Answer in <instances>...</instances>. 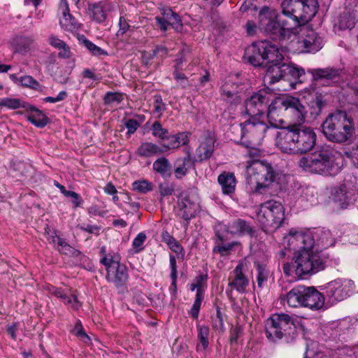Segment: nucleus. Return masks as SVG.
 Instances as JSON below:
<instances>
[{
  "mask_svg": "<svg viewBox=\"0 0 358 358\" xmlns=\"http://www.w3.org/2000/svg\"><path fill=\"white\" fill-rule=\"evenodd\" d=\"M284 242L289 250L295 251L292 262L284 264V273L303 279L326 268L331 259L329 254L322 251L334 246L336 240L329 231L323 232L315 239L310 230H291Z\"/></svg>",
  "mask_w": 358,
  "mask_h": 358,
  "instance_id": "1",
  "label": "nucleus"
},
{
  "mask_svg": "<svg viewBox=\"0 0 358 358\" xmlns=\"http://www.w3.org/2000/svg\"><path fill=\"white\" fill-rule=\"evenodd\" d=\"M248 61L253 66H258L266 62L267 67L264 76L265 85H273L285 80V63H282L283 55L278 45L268 41L253 43L245 52Z\"/></svg>",
  "mask_w": 358,
  "mask_h": 358,
  "instance_id": "2",
  "label": "nucleus"
},
{
  "mask_svg": "<svg viewBox=\"0 0 358 358\" xmlns=\"http://www.w3.org/2000/svg\"><path fill=\"white\" fill-rule=\"evenodd\" d=\"M316 138L315 132L310 127L288 125L278 132L275 145L285 153L302 154L313 148Z\"/></svg>",
  "mask_w": 358,
  "mask_h": 358,
  "instance_id": "3",
  "label": "nucleus"
},
{
  "mask_svg": "<svg viewBox=\"0 0 358 358\" xmlns=\"http://www.w3.org/2000/svg\"><path fill=\"white\" fill-rule=\"evenodd\" d=\"M325 137L336 143H344L355 133L353 120L344 110H336L329 114L322 124Z\"/></svg>",
  "mask_w": 358,
  "mask_h": 358,
  "instance_id": "4",
  "label": "nucleus"
},
{
  "mask_svg": "<svg viewBox=\"0 0 358 358\" xmlns=\"http://www.w3.org/2000/svg\"><path fill=\"white\" fill-rule=\"evenodd\" d=\"M259 19V29L267 34L273 40L278 41L282 51L284 49L289 51V48L287 45V41L292 36L296 38L295 29L286 28L285 24H281L278 20L275 12L268 8H264L260 10Z\"/></svg>",
  "mask_w": 358,
  "mask_h": 358,
  "instance_id": "5",
  "label": "nucleus"
},
{
  "mask_svg": "<svg viewBox=\"0 0 358 358\" xmlns=\"http://www.w3.org/2000/svg\"><path fill=\"white\" fill-rule=\"evenodd\" d=\"M299 164L306 172L324 176H334L341 168L339 163L335 161L331 152L324 148L302 157Z\"/></svg>",
  "mask_w": 358,
  "mask_h": 358,
  "instance_id": "6",
  "label": "nucleus"
},
{
  "mask_svg": "<svg viewBox=\"0 0 358 358\" xmlns=\"http://www.w3.org/2000/svg\"><path fill=\"white\" fill-rule=\"evenodd\" d=\"M241 129V144L254 151L253 155H257L259 146L266 133L270 129V127L261 121L256 116H250V119L240 124Z\"/></svg>",
  "mask_w": 358,
  "mask_h": 358,
  "instance_id": "7",
  "label": "nucleus"
},
{
  "mask_svg": "<svg viewBox=\"0 0 358 358\" xmlns=\"http://www.w3.org/2000/svg\"><path fill=\"white\" fill-rule=\"evenodd\" d=\"M281 7L285 15L303 24L315 15L318 3L317 0H284Z\"/></svg>",
  "mask_w": 358,
  "mask_h": 358,
  "instance_id": "8",
  "label": "nucleus"
},
{
  "mask_svg": "<svg viewBox=\"0 0 358 358\" xmlns=\"http://www.w3.org/2000/svg\"><path fill=\"white\" fill-rule=\"evenodd\" d=\"M274 179L272 167L260 161H253L247 166L246 180L250 189L256 192L266 188Z\"/></svg>",
  "mask_w": 358,
  "mask_h": 358,
  "instance_id": "9",
  "label": "nucleus"
},
{
  "mask_svg": "<svg viewBox=\"0 0 358 358\" xmlns=\"http://www.w3.org/2000/svg\"><path fill=\"white\" fill-rule=\"evenodd\" d=\"M322 289L324 291L327 304L331 306L353 294L355 285L350 279L338 278L324 284Z\"/></svg>",
  "mask_w": 358,
  "mask_h": 358,
  "instance_id": "10",
  "label": "nucleus"
},
{
  "mask_svg": "<svg viewBox=\"0 0 358 358\" xmlns=\"http://www.w3.org/2000/svg\"><path fill=\"white\" fill-rule=\"evenodd\" d=\"M358 194V180L352 175H348L342 184L331 189L330 198L341 208L353 204Z\"/></svg>",
  "mask_w": 358,
  "mask_h": 358,
  "instance_id": "11",
  "label": "nucleus"
},
{
  "mask_svg": "<svg viewBox=\"0 0 358 358\" xmlns=\"http://www.w3.org/2000/svg\"><path fill=\"white\" fill-rule=\"evenodd\" d=\"M294 326V322L288 315L274 314L266 320V336L273 341L280 339L284 335L289 334Z\"/></svg>",
  "mask_w": 358,
  "mask_h": 358,
  "instance_id": "12",
  "label": "nucleus"
},
{
  "mask_svg": "<svg viewBox=\"0 0 358 358\" xmlns=\"http://www.w3.org/2000/svg\"><path fill=\"white\" fill-rule=\"evenodd\" d=\"M100 262L104 265L107 270L106 279L115 287L123 286L128 280L129 275L126 266L120 263L119 256L104 257Z\"/></svg>",
  "mask_w": 358,
  "mask_h": 358,
  "instance_id": "13",
  "label": "nucleus"
},
{
  "mask_svg": "<svg viewBox=\"0 0 358 358\" xmlns=\"http://www.w3.org/2000/svg\"><path fill=\"white\" fill-rule=\"evenodd\" d=\"M220 229H215V233L220 242L217 243L213 252H218L222 256L229 255L238 244L236 242L224 243L223 241L226 238L225 235L220 233V231L226 230L227 233L236 234L238 236L250 234L252 232L251 225H218Z\"/></svg>",
  "mask_w": 358,
  "mask_h": 358,
  "instance_id": "14",
  "label": "nucleus"
},
{
  "mask_svg": "<svg viewBox=\"0 0 358 358\" xmlns=\"http://www.w3.org/2000/svg\"><path fill=\"white\" fill-rule=\"evenodd\" d=\"M271 97L272 93L266 89L254 92L245 101L246 113L250 116L262 115L271 101Z\"/></svg>",
  "mask_w": 358,
  "mask_h": 358,
  "instance_id": "15",
  "label": "nucleus"
},
{
  "mask_svg": "<svg viewBox=\"0 0 358 358\" xmlns=\"http://www.w3.org/2000/svg\"><path fill=\"white\" fill-rule=\"evenodd\" d=\"M291 41L289 50L295 48V44L298 45L296 50L301 52L314 53L319 51L323 45L322 39L313 30H306L303 33V36Z\"/></svg>",
  "mask_w": 358,
  "mask_h": 358,
  "instance_id": "16",
  "label": "nucleus"
},
{
  "mask_svg": "<svg viewBox=\"0 0 358 358\" xmlns=\"http://www.w3.org/2000/svg\"><path fill=\"white\" fill-rule=\"evenodd\" d=\"M285 96H278L271 100V103L266 107V117L270 127H283L285 123L283 116L285 113Z\"/></svg>",
  "mask_w": 358,
  "mask_h": 358,
  "instance_id": "17",
  "label": "nucleus"
},
{
  "mask_svg": "<svg viewBox=\"0 0 358 358\" xmlns=\"http://www.w3.org/2000/svg\"><path fill=\"white\" fill-rule=\"evenodd\" d=\"M285 109L292 122L289 125H301L304 122L306 110L299 99L285 96Z\"/></svg>",
  "mask_w": 358,
  "mask_h": 358,
  "instance_id": "18",
  "label": "nucleus"
},
{
  "mask_svg": "<svg viewBox=\"0 0 358 358\" xmlns=\"http://www.w3.org/2000/svg\"><path fill=\"white\" fill-rule=\"evenodd\" d=\"M178 215L185 220H189L195 217L199 210V204L196 196L182 194L178 203Z\"/></svg>",
  "mask_w": 358,
  "mask_h": 358,
  "instance_id": "19",
  "label": "nucleus"
},
{
  "mask_svg": "<svg viewBox=\"0 0 358 358\" xmlns=\"http://www.w3.org/2000/svg\"><path fill=\"white\" fill-rule=\"evenodd\" d=\"M45 234L50 243L54 244L57 249L62 253L76 257L79 251L71 247L63 238H62L53 227V225H47L45 228Z\"/></svg>",
  "mask_w": 358,
  "mask_h": 358,
  "instance_id": "20",
  "label": "nucleus"
},
{
  "mask_svg": "<svg viewBox=\"0 0 358 358\" xmlns=\"http://www.w3.org/2000/svg\"><path fill=\"white\" fill-rule=\"evenodd\" d=\"M215 138L214 134L206 131L201 136L199 147L196 150V162H203L209 159L215 150Z\"/></svg>",
  "mask_w": 358,
  "mask_h": 358,
  "instance_id": "21",
  "label": "nucleus"
},
{
  "mask_svg": "<svg viewBox=\"0 0 358 358\" xmlns=\"http://www.w3.org/2000/svg\"><path fill=\"white\" fill-rule=\"evenodd\" d=\"M304 307L313 311H318L327 308L324 294L321 293L313 287H307Z\"/></svg>",
  "mask_w": 358,
  "mask_h": 358,
  "instance_id": "22",
  "label": "nucleus"
},
{
  "mask_svg": "<svg viewBox=\"0 0 358 358\" xmlns=\"http://www.w3.org/2000/svg\"><path fill=\"white\" fill-rule=\"evenodd\" d=\"M248 267L245 261H241L234 270V277L229 285L236 289L238 292L243 293L246 290V287L249 285V279L244 274Z\"/></svg>",
  "mask_w": 358,
  "mask_h": 358,
  "instance_id": "23",
  "label": "nucleus"
},
{
  "mask_svg": "<svg viewBox=\"0 0 358 358\" xmlns=\"http://www.w3.org/2000/svg\"><path fill=\"white\" fill-rule=\"evenodd\" d=\"M155 20L160 29L164 31L168 29L169 25H171L177 31H179L182 26L179 15L170 8L164 9L162 16L156 17Z\"/></svg>",
  "mask_w": 358,
  "mask_h": 358,
  "instance_id": "24",
  "label": "nucleus"
},
{
  "mask_svg": "<svg viewBox=\"0 0 358 358\" xmlns=\"http://www.w3.org/2000/svg\"><path fill=\"white\" fill-rule=\"evenodd\" d=\"M113 9V5L108 1L90 3L88 6V12L90 17L99 23L105 21L108 13Z\"/></svg>",
  "mask_w": 358,
  "mask_h": 358,
  "instance_id": "25",
  "label": "nucleus"
},
{
  "mask_svg": "<svg viewBox=\"0 0 358 358\" xmlns=\"http://www.w3.org/2000/svg\"><path fill=\"white\" fill-rule=\"evenodd\" d=\"M307 287L296 286L285 296L283 301L292 308L304 307Z\"/></svg>",
  "mask_w": 358,
  "mask_h": 358,
  "instance_id": "26",
  "label": "nucleus"
},
{
  "mask_svg": "<svg viewBox=\"0 0 358 358\" xmlns=\"http://www.w3.org/2000/svg\"><path fill=\"white\" fill-rule=\"evenodd\" d=\"M265 208L264 214L269 217L268 222H271V224H283L285 215L280 203L268 201L265 204Z\"/></svg>",
  "mask_w": 358,
  "mask_h": 358,
  "instance_id": "27",
  "label": "nucleus"
},
{
  "mask_svg": "<svg viewBox=\"0 0 358 358\" xmlns=\"http://www.w3.org/2000/svg\"><path fill=\"white\" fill-rule=\"evenodd\" d=\"M59 13L62 14L59 18V24L67 30L72 31L78 28L76 19L70 14L69 4L66 0H60Z\"/></svg>",
  "mask_w": 358,
  "mask_h": 358,
  "instance_id": "28",
  "label": "nucleus"
},
{
  "mask_svg": "<svg viewBox=\"0 0 358 358\" xmlns=\"http://www.w3.org/2000/svg\"><path fill=\"white\" fill-rule=\"evenodd\" d=\"M49 292L50 294L55 296L59 299H61L66 306L73 310H78L80 306V303L78 301L77 296L75 294H71L68 290H64L62 288H57L55 287H51L49 289Z\"/></svg>",
  "mask_w": 358,
  "mask_h": 358,
  "instance_id": "29",
  "label": "nucleus"
},
{
  "mask_svg": "<svg viewBox=\"0 0 358 358\" xmlns=\"http://www.w3.org/2000/svg\"><path fill=\"white\" fill-rule=\"evenodd\" d=\"M167 143L161 144L163 153L185 145L189 143V133L180 132L173 136H166Z\"/></svg>",
  "mask_w": 358,
  "mask_h": 358,
  "instance_id": "30",
  "label": "nucleus"
},
{
  "mask_svg": "<svg viewBox=\"0 0 358 358\" xmlns=\"http://www.w3.org/2000/svg\"><path fill=\"white\" fill-rule=\"evenodd\" d=\"M304 77L305 70L303 68L285 63V80L290 82L292 84L293 83H301L303 82Z\"/></svg>",
  "mask_w": 358,
  "mask_h": 358,
  "instance_id": "31",
  "label": "nucleus"
},
{
  "mask_svg": "<svg viewBox=\"0 0 358 358\" xmlns=\"http://www.w3.org/2000/svg\"><path fill=\"white\" fill-rule=\"evenodd\" d=\"M25 109L30 112L27 115V120L34 126L43 128L47 125L49 121L48 117L41 110L29 104Z\"/></svg>",
  "mask_w": 358,
  "mask_h": 358,
  "instance_id": "32",
  "label": "nucleus"
},
{
  "mask_svg": "<svg viewBox=\"0 0 358 358\" xmlns=\"http://www.w3.org/2000/svg\"><path fill=\"white\" fill-rule=\"evenodd\" d=\"M222 99L231 103H237L240 101L238 85L234 83L226 82L221 87Z\"/></svg>",
  "mask_w": 358,
  "mask_h": 358,
  "instance_id": "33",
  "label": "nucleus"
},
{
  "mask_svg": "<svg viewBox=\"0 0 358 358\" xmlns=\"http://www.w3.org/2000/svg\"><path fill=\"white\" fill-rule=\"evenodd\" d=\"M196 329L198 331L196 351L199 353L206 354L209 348V328L207 326L197 324Z\"/></svg>",
  "mask_w": 358,
  "mask_h": 358,
  "instance_id": "34",
  "label": "nucleus"
},
{
  "mask_svg": "<svg viewBox=\"0 0 358 358\" xmlns=\"http://www.w3.org/2000/svg\"><path fill=\"white\" fill-rule=\"evenodd\" d=\"M195 159L191 158V152L187 151V156L183 158H178L175 162V176L176 178H182L186 176L188 169L194 165Z\"/></svg>",
  "mask_w": 358,
  "mask_h": 358,
  "instance_id": "35",
  "label": "nucleus"
},
{
  "mask_svg": "<svg viewBox=\"0 0 358 358\" xmlns=\"http://www.w3.org/2000/svg\"><path fill=\"white\" fill-rule=\"evenodd\" d=\"M217 181L224 194H229L234 192L236 180L233 173L223 172L218 176Z\"/></svg>",
  "mask_w": 358,
  "mask_h": 358,
  "instance_id": "36",
  "label": "nucleus"
},
{
  "mask_svg": "<svg viewBox=\"0 0 358 358\" xmlns=\"http://www.w3.org/2000/svg\"><path fill=\"white\" fill-rule=\"evenodd\" d=\"M136 153L143 157H151L163 154V150L161 145L150 142H144L138 148Z\"/></svg>",
  "mask_w": 358,
  "mask_h": 358,
  "instance_id": "37",
  "label": "nucleus"
},
{
  "mask_svg": "<svg viewBox=\"0 0 358 358\" xmlns=\"http://www.w3.org/2000/svg\"><path fill=\"white\" fill-rule=\"evenodd\" d=\"M154 171L159 173L162 177L171 176V165L169 161L165 157H159L152 164Z\"/></svg>",
  "mask_w": 358,
  "mask_h": 358,
  "instance_id": "38",
  "label": "nucleus"
},
{
  "mask_svg": "<svg viewBox=\"0 0 358 358\" xmlns=\"http://www.w3.org/2000/svg\"><path fill=\"white\" fill-rule=\"evenodd\" d=\"M27 103L22 101L20 99L16 98H3L0 99V106L6 107L8 109H17L20 108H25L27 107Z\"/></svg>",
  "mask_w": 358,
  "mask_h": 358,
  "instance_id": "39",
  "label": "nucleus"
},
{
  "mask_svg": "<svg viewBox=\"0 0 358 358\" xmlns=\"http://www.w3.org/2000/svg\"><path fill=\"white\" fill-rule=\"evenodd\" d=\"M338 71L332 69H317L313 76L315 79L334 80L338 77Z\"/></svg>",
  "mask_w": 358,
  "mask_h": 358,
  "instance_id": "40",
  "label": "nucleus"
},
{
  "mask_svg": "<svg viewBox=\"0 0 358 358\" xmlns=\"http://www.w3.org/2000/svg\"><path fill=\"white\" fill-rule=\"evenodd\" d=\"M82 44L92 53L93 56L100 57L108 55V52L100 47L96 45L87 38L81 41Z\"/></svg>",
  "mask_w": 358,
  "mask_h": 358,
  "instance_id": "41",
  "label": "nucleus"
},
{
  "mask_svg": "<svg viewBox=\"0 0 358 358\" xmlns=\"http://www.w3.org/2000/svg\"><path fill=\"white\" fill-rule=\"evenodd\" d=\"M82 44L92 53L93 56L100 57L108 55V52L100 47L96 45L87 38L81 41Z\"/></svg>",
  "mask_w": 358,
  "mask_h": 358,
  "instance_id": "42",
  "label": "nucleus"
},
{
  "mask_svg": "<svg viewBox=\"0 0 358 358\" xmlns=\"http://www.w3.org/2000/svg\"><path fill=\"white\" fill-rule=\"evenodd\" d=\"M15 42L17 51L24 54L29 50L33 43V39L31 37H17Z\"/></svg>",
  "mask_w": 358,
  "mask_h": 358,
  "instance_id": "43",
  "label": "nucleus"
},
{
  "mask_svg": "<svg viewBox=\"0 0 358 358\" xmlns=\"http://www.w3.org/2000/svg\"><path fill=\"white\" fill-rule=\"evenodd\" d=\"M132 188L134 190L141 194H145L150 192L153 189V185L151 182L146 180H136L132 183Z\"/></svg>",
  "mask_w": 358,
  "mask_h": 358,
  "instance_id": "44",
  "label": "nucleus"
},
{
  "mask_svg": "<svg viewBox=\"0 0 358 358\" xmlns=\"http://www.w3.org/2000/svg\"><path fill=\"white\" fill-rule=\"evenodd\" d=\"M123 100V96L120 92H107L104 97L103 101L106 105L117 106Z\"/></svg>",
  "mask_w": 358,
  "mask_h": 358,
  "instance_id": "45",
  "label": "nucleus"
},
{
  "mask_svg": "<svg viewBox=\"0 0 358 358\" xmlns=\"http://www.w3.org/2000/svg\"><path fill=\"white\" fill-rule=\"evenodd\" d=\"M19 82L22 87H29L36 90H40L41 88L40 83L31 76L20 77L19 78Z\"/></svg>",
  "mask_w": 358,
  "mask_h": 358,
  "instance_id": "46",
  "label": "nucleus"
},
{
  "mask_svg": "<svg viewBox=\"0 0 358 358\" xmlns=\"http://www.w3.org/2000/svg\"><path fill=\"white\" fill-rule=\"evenodd\" d=\"M152 134L155 137L165 140L169 131L167 129L164 128L159 122L156 121L152 126Z\"/></svg>",
  "mask_w": 358,
  "mask_h": 358,
  "instance_id": "47",
  "label": "nucleus"
},
{
  "mask_svg": "<svg viewBox=\"0 0 358 358\" xmlns=\"http://www.w3.org/2000/svg\"><path fill=\"white\" fill-rule=\"evenodd\" d=\"M336 355L338 358H357L355 349L348 346L338 348Z\"/></svg>",
  "mask_w": 358,
  "mask_h": 358,
  "instance_id": "48",
  "label": "nucleus"
},
{
  "mask_svg": "<svg viewBox=\"0 0 358 358\" xmlns=\"http://www.w3.org/2000/svg\"><path fill=\"white\" fill-rule=\"evenodd\" d=\"M166 109V106L162 101L160 95L154 96V110L153 113L158 117H160Z\"/></svg>",
  "mask_w": 358,
  "mask_h": 358,
  "instance_id": "49",
  "label": "nucleus"
},
{
  "mask_svg": "<svg viewBox=\"0 0 358 358\" xmlns=\"http://www.w3.org/2000/svg\"><path fill=\"white\" fill-rule=\"evenodd\" d=\"M268 275V270L262 265L258 264L257 266V280L258 287H262L264 282L267 280Z\"/></svg>",
  "mask_w": 358,
  "mask_h": 358,
  "instance_id": "50",
  "label": "nucleus"
},
{
  "mask_svg": "<svg viewBox=\"0 0 358 358\" xmlns=\"http://www.w3.org/2000/svg\"><path fill=\"white\" fill-rule=\"evenodd\" d=\"M206 277L203 275H198L194 282L196 285V294H200L201 296H204V290L206 288Z\"/></svg>",
  "mask_w": 358,
  "mask_h": 358,
  "instance_id": "51",
  "label": "nucleus"
},
{
  "mask_svg": "<svg viewBox=\"0 0 358 358\" xmlns=\"http://www.w3.org/2000/svg\"><path fill=\"white\" fill-rule=\"evenodd\" d=\"M72 333L83 339V342L85 343H87L90 341V337L85 333L80 321H78L76 323L75 327L72 330Z\"/></svg>",
  "mask_w": 358,
  "mask_h": 358,
  "instance_id": "52",
  "label": "nucleus"
},
{
  "mask_svg": "<svg viewBox=\"0 0 358 358\" xmlns=\"http://www.w3.org/2000/svg\"><path fill=\"white\" fill-rule=\"evenodd\" d=\"M204 296H201L200 294H196L195 300L193 303V306L189 311V314L192 315L193 318H197L199 315V312L201 308V303L203 299Z\"/></svg>",
  "mask_w": 358,
  "mask_h": 358,
  "instance_id": "53",
  "label": "nucleus"
},
{
  "mask_svg": "<svg viewBox=\"0 0 358 358\" xmlns=\"http://www.w3.org/2000/svg\"><path fill=\"white\" fill-rule=\"evenodd\" d=\"M173 76L180 87L185 89L189 86V80L184 73L178 71H174Z\"/></svg>",
  "mask_w": 358,
  "mask_h": 358,
  "instance_id": "54",
  "label": "nucleus"
},
{
  "mask_svg": "<svg viewBox=\"0 0 358 358\" xmlns=\"http://www.w3.org/2000/svg\"><path fill=\"white\" fill-rule=\"evenodd\" d=\"M355 21L357 20L354 18V15H352V17L345 15L339 20V27L341 29H352Z\"/></svg>",
  "mask_w": 358,
  "mask_h": 358,
  "instance_id": "55",
  "label": "nucleus"
},
{
  "mask_svg": "<svg viewBox=\"0 0 358 358\" xmlns=\"http://www.w3.org/2000/svg\"><path fill=\"white\" fill-rule=\"evenodd\" d=\"M146 239V235L144 232L139 233L133 240L132 245L136 249V252H140L143 249V245Z\"/></svg>",
  "mask_w": 358,
  "mask_h": 358,
  "instance_id": "56",
  "label": "nucleus"
},
{
  "mask_svg": "<svg viewBox=\"0 0 358 358\" xmlns=\"http://www.w3.org/2000/svg\"><path fill=\"white\" fill-rule=\"evenodd\" d=\"M170 266L171 269V278L172 279L171 287L174 289H176V280H177V266L176 257L173 255H170Z\"/></svg>",
  "mask_w": 358,
  "mask_h": 358,
  "instance_id": "57",
  "label": "nucleus"
},
{
  "mask_svg": "<svg viewBox=\"0 0 358 358\" xmlns=\"http://www.w3.org/2000/svg\"><path fill=\"white\" fill-rule=\"evenodd\" d=\"M213 327L216 331H223L224 322L220 310H217L216 315L213 318Z\"/></svg>",
  "mask_w": 358,
  "mask_h": 358,
  "instance_id": "58",
  "label": "nucleus"
},
{
  "mask_svg": "<svg viewBox=\"0 0 358 358\" xmlns=\"http://www.w3.org/2000/svg\"><path fill=\"white\" fill-rule=\"evenodd\" d=\"M159 191L162 196H170L174 192V187L172 184L161 183L159 185Z\"/></svg>",
  "mask_w": 358,
  "mask_h": 358,
  "instance_id": "59",
  "label": "nucleus"
},
{
  "mask_svg": "<svg viewBox=\"0 0 358 358\" xmlns=\"http://www.w3.org/2000/svg\"><path fill=\"white\" fill-rule=\"evenodd\" d=\"M344 155L352 161L355 166H358V145L345 151Z\"/></svg>",
  "mask_w": 358,
  "mask_h": 358,
  "instance_id": "60",
  "label": "nucleus"
},
{
  "mask_svg": "<svg viewBox=\"0 0 358 358\" xmlns=\"http://www.w3.org/2000/svg\"><path fill=\"white\" fill-rule=\"evenodd\" d=\"M124 126L127 129V134H134L139 127V124L137 120L134 119L128 120L125 122Z\"/></svg>",
  "mask_w": 358,
  "mask_h": 358,
  "instance_id": "61",
  "label": "nucleus"
},
{
  "mask_svg": "<svg viewBox=\"0 0 358 358\" xmlns=\"http://www.w3.org/2000/svg\"><path fill=\"white\" fill-rule=\"evenodd\" d=\"M48 42L52 47L57 50L61 49L66 44L64 41L55 36H50L48 38Z\"/></svg>",
  "mask_w": 358,
  "mask_h": 358,
  "instance_id": "62",
  "label": "nucleus"
},
{
  "mask_svg": "<svg viewBox=\"0 0 358 358\" xmlns=\"http://www.w3.org/2000/svg\"><path fill=\"white\" fill-rule=\"evenodd\" d=\"M67 93L66 91H61L56 97L47 96L45 98V101L49 103H57L66 99Z\"/></svg>",
  "mask_w": 358,
  "mask_h": 358,
  "instance_id": "63",
  "label": "nucleus"
},
{
  "mask_svg": "<svg viewBox=\"0 0 358 358\" xmlns=\"http://www.w3.org/2000/svg\"><path fill=\"white\" fill-rule=\"evenodd\" d=\"M168 245L169 248L176 254H180L182 252V246L175 238L169 243Z\"/></svg>",
  "mask_w": 358,
  "mask_h": 358,
  "instance_id": "64",
  "label": "nucleus"
}]
</instances>
